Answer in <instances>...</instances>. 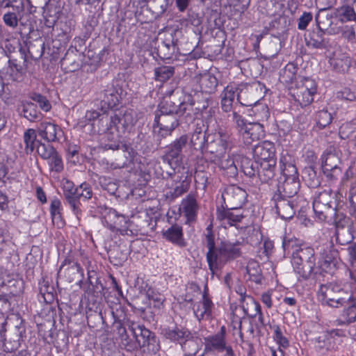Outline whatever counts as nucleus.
<instances>
[{"mask_svg":"<svg viewBox=\"0 0 356 356\" xmlns=\"http://www.w3.org/2000/svg\"><path fill=\"white\" fill-rule=\"evenodd\" d=\"M354 283L341 285L337 282L321 284L317 291L318 299L323 305L339 308L346 306L348 302L356 300V275L350 272Z\"/></svg>","mask_w":356,"mask_h":356,"instance_id":"obj_1","label":"nucleus"},{"mask_svg":"<svg viewBox=\"0 0 356 356\" xmlns=\"http://www.w3.org/2000/svg\"><path fill=\"white\" fill-rule=\"evenodd\" d=\"M203 154L211 160L220 161L221 157H225L227 150H231L234 146L233 138L230 134L220 130L216 134H208V143Z\"/></svg>","mask_w":356,"mask_h":356,"instance_id":"obj_2","label":"nucleus"},{"mask_svg":"<svg viewBox=\"0 0 356 356\" xmlns=\"http://www.w3.org/2000/svg\"><path fill=\"white\" fill-rule=\"evenodd\" d=\"M241 243L238 241H222L218 245L217 249L207 261L211 273L213 274L228 262L239 257L241 255Z\"/></svg>","mask_w":356,"mask_h":356,"instance_id":"obj_3","label":"nucleus"},{"mask_svg":"<svg viewBox=\"0 0 356 356\" xmlns=\"http://www.w3.org/2000/svg\"><path fill=\"white\" fill-rule=\"evenodd\" d=\"M316 252L310 246L304 247L291 259L294 271L303 280H308L312 275L318 274L316 267Z\"/></svg>","mask_w":356,"mask_h":356,"instance_id":"obj_4","label":"nucleus"},{"mask_svg":"<svg viewBox=\"0 0 356 356\" xmlns=\"http://www.w3.org/2000/svg\"><path fill=\"white\" fill-rule=\"evenodd\" d=\"M232 121L245 145H249L264 136V126L260 122H247L237 112L233 111Z\"/></svg>","mask_w":356,"mask_h":356,"instance_id":"obj_5","label":"nucleus"},{"mask_svg":"<svg viewBox=\"0 0 356 356\" xmlns=\"http://www.w3.org/2000/svg\"><path fill=\"white\" fill-rule=\"evenodd\" d=\"M318 255L317 269L318 274L332 273L337 268L338 251L331 241L326 240L319 243L316 248Z\"/></svg>","mask_w":356,"mask_h":356,"instance_id":"obj_6","label":"nucleus"},{"mask_svg":"<svg viewBox=\"0 0 356 356\" xmlns=\"http://www.w3.org/2000/svg\"><path fill=\"white\" fill-rule=\"evenodd\" d=\"M313 209L320 220H333L337 210L335 194L331 191L320 192L313 201Z\"/></svg>","mask_w":356,"mask_h":356,"instance_id":"obj_7","label":"nucleus"},{"mask_svg":"<svg viewBox=\"0 0 356 356\" xmlns=\"http://www.w3.org/2000/svg\"><path fill=\"white\" fill-rule=\"evenodd\" d=\"M122 113H115L110 118V124L106 133L107 139L111 141L105 145L106 149H125L126 145L121 142L122 135L128 131L123 122Z\"/></svg>","mask_w":356,"mask_h":356,"instance_id":"obj_8","label":"nucleus"},{"mask_svg":"<svg viewBox=\"0 0 356 356\" xmlns=\"http://www.w3.org/2000/svg\"><path fill=\"white\" fill-rule=\"evenodd\" d=\"M187 142V136L182 135L167 147L165 154L163 157L165 169H168V167L171 170L186 169L181 166V162L183 159L182 149L186 147Z\"/></svg>","mask_w":356,"mask_h":356,"instance_id":"obj_9","label":"nucleus"},{"mask_svg":"<svg viewBox=\"0 0 356 356\" xmlns=\"http://www.w3.org/2000/svg\"><path fill=\"white\" fill-rule=\"evenodd\" d=\"M179 125L177 116L173 114L159 113L154 118L153 131L159 139L170 136Z\"/></svg>","mask_w":356,"mask_h":356,"instance_id":"obj_10","label":"nucleus"},{"mask_svg":"<svg viewBox=\"0 0 356 356\" xmlns=\"http://www.w3.org/2000/svg\"><path fill=\"white\" fill-rule=\"evenodd\" d=\"M163 178L172 177L175 186L168 193V197L175 199L186 193L189 188L191 180L185 170H173L163 174Z\"/></svg>","mask_w":356,"mask_h":356,"instance_id":"obj_11","label":"nucleus"},{"mask_svg":"<svg viewBox=\"0 0 356 356\" xmlns=\"http://www.w3.org/2000/svg\"><path fill=\"white\" fill-rule=\"evenodd\" d=\"M247 197L245 190L236 185L226 186L222 193V199L225 207L229 209H241Z\"/></svg>","mask_w":356,"mask_h":356,"instance_id":"obj_12","label":"nucleus"},{"mask_svg":"<svg viewBox=\"0 0 356 356\" xmlns=\"http://www.w3.org/2000/svg\"><path fill=\"white\" fill-rule=\"evenodd\" d=\"M316 93V85L314 80L305 78L301 85L293 90L292 96L301 106L310 104Z\"/></svg>","mask_w":356,"mask_h":356,"instance_id":"obj_13","label":"nucleus"},{"mask_svg":"<svg viewBox=\"0 0 356 356\" xmlns=\"http://www.w3.org/2000/svg\"><path fill=\"white\" fill-rule=\"evenodd\" d=\"M58 276L65 278L68 282L80 283L83 278V270L79 264L67 258L60 266Z\"/></svg>","mask_w":356,"mask_h":356,"instance_id":"obj_14","label":"nucleus"},{"mask_svg":"<svg viewBox=\"0 0 356 356\" xmlns=\"http://www.w3.org/2000/svg\"><path fill=\"white\" fill-rule=\"evenodd\" d=\"M122 90L121 88L110 84L106 88L98 94V99L101 102V109L105 113L107 110L117 106L121 98Z\"/></svg>","mask_w":356,"mask_h":356,"instance_id":"obj_15","label":"nucleus"},{"mask_svg":"<svg viewBox=\"0 0 356 356\" xmlns=\"http://www.w3.org/2000/svg\"><path fill=\"white\" fill-rule=\"evenodd\" d=\"M126 326L128 327L140 348L154 345L156 342L154 333L144 325L134 322H127Z\"/></svg>","mask_w":356,"mask_h":356,"instance_id":"obj_16","label":"nucleus"},{"mask_svg":"<svg viewBox=\"0 0 356 356\" xmlns=\"http://www.w3.org/2000/svg\"><path fill=\"white\" fill-rule=\"evenodd\" d=\"M244 217L245 215L241 209H231L222 206V208L218 209L216 212L217 220L225 228L236 226L238 222H241Z\"/></svg>","mask_w":356,"mask_h":356,"instance_id":"obj_17","label":"nucleus"},{"mask_svg":"<svg viewBox=\"0 0 356 356\" xmlns=\"http://www.w3.org/2000/svg\"><path fill=\"white\" fill-rule=\"evenodd\" d=\"M24 12L23 1L19 2L15 1V3L11 5L10 8H6L3 15V22L7 26L14 29L17 27L19 22L22 24V20Z\"/></svg>","mask_w":356,"mask_h":356,"instance_id":"obj_18","label":"nucleus"},{"mask_svg":"<svg viewBox=\"0 0 356 356\" xmlns=\"http://www.w3.org/2000/svg\"><path fill=\"white\" fill-rule=\"evenodd\" d=\"M340 159L337 155L327 152L322 157V170L329 179H337L341 175V170L339 167Z\"/></svg>","mask_w":356,"mask_h":356,"instance_id":"obj_19","label":"nucleus"},{"mask_svg":"<svg viewBox=\"0 0 356 356\" xmlns=\"http://www.w3.org/2000/svg\"><path fill=\"white\" fill-rule=\"evenodd\" d=\"M277 215L282 219L289 220L293 217L295 209L293 202L289 197L274 194L273 198Z\"/></svg>","mask_w":356,"mask_h":356,"instance_id":"obj_20","label":"nucleus"},{"mask_svg":"<svg viewBox=\"0 0 356 356\" xmlns=\"http://www.w3.org/2000/svg\"><path fill=\"white\" fill-rule=\"evenodd\" d=\"M207 130L208 126H205L202 120H198L191 137V145L195 149L200 151L202 154L205 149L206 143H208Z\"/></svg>","mask_w":356,"mask_h":356,"instance_id":"obj_21","label":"nucleus"},{"mask_svg":"<svg viewBox=\"0 0 356 356\" xmlns=\"http://www.w3.org/2000/svg\"><path fill=\"white\" fill-rule=\"evenodd\" d=\"M37 131L39 136L48 143L58 141L63 134L59 126L50 122H41L37 128Z\"/></svg>","mask_w":356,"mask_h":356,"instance_id":"obj_22","label":"nucleus"},{"mask_svg":"<svg viewBox=\"0 0 356 356\" xmlns=\"http://www.w3.org/2000/svg\"><path fill=\"white\" fill-rule=\"evenodd\" d=\"M253 156L258 161H269L276 159L275 147L273 143L268 140L263 141L252 149Z\"/></svg>","mask_w":356,"mask_h":356,"instance_id":"obj_23","label":"nucleus"},{"mask_svg":"<svg viewBox=\"0 0 356 356\" xmlns=\"http://www.w3.org/2000/svg\"><path fill=\"white\" fill-rule=\"evenodd\" d=\"M280 178L277 185V192L275 194H280L281 196L291 198L296 195L300 187L298 177H289L282 180Z\"/></svg>","mask_w":356,"mask_h":356,"instance_id":"obj_24","label":"nucleus"},{"mask_svg":"<svg viewBox=\"0 0 356 356\" xmlns=\"http://www.w3.org/2000/svg\"><path fill=\"white\" fill-rule=\"evenodd\" d=\"M213 307V303L209 298L207 290L204 289L202 300L193 305V312L198 321L210 319L212 315Z\"/></svg>","mask_w":356,"mask_h":356,"instance_id":"obj_25","label":"nucleus"},{"mask_svg":"<svg viewBox=\"0 0 356 356\" xmlns=\"http://www.w3.org/2000/svg\"><path fill=\"white\" fill-rule=\"evenodd\" d=\"M276 159H271L269 161L259 163L257 179L256 184H269L275 175Z\"/></svg>","mask_w":356,"mask_h":356,"instance_id":"obj_26","label":"nucleus"},{"mask_svg":"<svg viewBox=\"0 0 356 356\" xmlns=\"http://www.w3.org/2000/svg\"><path fill=\"white\" fill-rule=\"evenodd\" d=\"M194 105L193 100L191 101L189 106L192 107ZM188 105L186 102H181L179 104H176L170 97L163 99L159 104V113L165 114H173L177 115L179 113H184L188 108Z\"/></svg>","mask_w":356,"mask_h":356,"instance_id":"obj_27","label":"nucleus"},{"mask_svg":"<svg viewBox=\"0 0 356 356\" xmlns=\"http://www.w3.org/2000/svg\"><path fill=\"white\" fill-rule=\"evenodd\" d=\"M226 330L225 326H222L220 332L213 336L208 337L206 340V348L209 350H214L218 352L227 350L228 346H226L225 341Z\"/></svg>","mask_w":356,"mask_h":356,"instance_id":"obj_28","label":"nucleus"},{"mask_svg":"<svg viewBox=\"0 0 356 356\" xmlns=\"http://www.w3.org/2000/svg\"><path fill=\"white\" fill-rule=\"evenodd\" d=\"M307 246L303 241L293 236H284L282 241V248L284 255L291 256V259L295 256V253L298 252L304 247Z\"/></svg>","mask_w":356,"mask_h":356,"instance_id":"obj_29","label":"nucleus"},{"mask_svg":"<svg viewBox=\"0 0 356 356\" xmlns=\"http://www.w3.org/2000/svg\"><path fill=\"white\" fill-rule=\"evenodd\" d=\"M60 13V8L48 0L43 7L44 25L48 28H52L58 21Z\"/></svg>","mask_w":356,"mask_h":356,"instance_id":"obj_30","label":"nucleus"},{"mask_svg":"<svg viewBox=\"0 0 356 356\" xmlns=\"http://www.w3.org/2000/svg\"><path fill=\"white\" fill-rule=\"evenodd\" d=\"M162 334L167 339L181 344L187 337H191V332L186 328L175 327L162 330Z\"/></svg>","mask_w":356,"mask_h":356,"instance_id":"obj_31","label":"nucleus"},{"mask_svg":"<svg viewBox=\"0 0 356 356\" xmlns=\"http://www.w3.org/2000/svg\"><path fill=\"white\" fill-rule=\"evenodd\" d=\"M163 235L167 240L179 247L183 248L186 245V243L183 237L182 228L178 225L171 226L163 232Z\"/></svg>","mask_w":356,"mask_h":356,"instance_id":"obj_32","label":"nucleus"},{"mask_svg":"<svg viewBox=\"0 0 356 356\" xmlns=\"http://www.w3.org/2000/svg\"><path fill=\"white\" fill-rule=\"evenodd\" d=\"M19 109L20 113L31 122L39 120L42 117V114L38 109L37 105L31 102H22Z\"/></svg>","mask_w":356,"mask_h":356,"instance_id":"obj_33","label":"nucleus"},{"mask_svg":"<svg viewBox=\"0 0 356 356\" xmlns=\"http://www.w3.org/2000/svg\"><path fill=\"white\" fill-rule=\"evenodd\" d=\"M181 208L188 220L193 221L195 220L198 210V205L193 195H188L182 200Z\"/></svg>","mask_w":356,"mask_h":356,"instance_id":"obj_34","label":"nucleus"},{"mask_svg":"<svg viewBox=\"0 0 356 356\" xmlns=\"http://www.w3.org/2000/svg\"><path fill=\"white\" fill-rule=\"evenodd\" d=\"M332 13L327 9H321L316 15L315 19L319 30L325 32L330 30L332 24Z\"/></svg>","mask_w":356,"mask_h":356,"instance_id":"obj_35","label":"nucleus"},{"mask_svg":"<svg viewBox=\"0 0 356 356\" xmlns=\"http://www.w3.org/2000/svg\"><path fill=\"white\" fill-rule=\"evenodd\" d=\"M259 161L257 159L252 161L248 157L243 156L241 159V168L245 175L250 178H255L257 176Z\"/></svg>","mask_w":356,"mask_h":356,"instance_id":"obj_36","label":"nucleus"},{"mask_svg":"<svg viewBox=\"0 0 356 356\" xmlns=\"http://www.w3.org/2000/svg\"><path fill=\"white\" fill-rule=\"evenodd\" d=\"M181 345L185 356H195L200 349L201 341L191 333V337H187Z\"/></svg>","mask_w":356,"mask_h":356,"instance_id":"obj_37","label":"nucleus"},{"mask_svg":"<svg viewBox=\"0 0 356 356\" xmlns=\"http://www.w3.org/2000/svg\"><path fill=\"white\" fill-rule=\"evenodd\" d=\"M220 161H213L212 163L216 164L220 169L225 170L228 176L234 177L237 175V167L232 156H227V158L221 157Z\"/></svg>","mask_w":356,"mask_h":356,"instance_id":"obj_38","label":"nucleus"},{"mask_svg":"<svg viewBox=\"0 0 356 356\" xmlns=\"http://www.w3.org/2000/svg\"><path fill=\"white\" fill-rule=\"evenodd\" d=\"M79 191H80V189L77 187L76 189L69 191L63 195L66 203L70 207L76 216L81 213L80 195Z\"/></svg>","mask_w":356,"mask_h":356,"instance_id":"obj_39","label":"nucleus"},{"mask_svg":"<svg viewBox=\"0 0 356 356\" xmlns=\"http://www.w3.org/2000/svg\"><path fill=\"white\" fill-rule=\"evenodd\" d=\"M298 68L293 63H288L280 73V81L286 84L292 83L296 79Z\"/></svg>","mask_w":356,"mask_h":356,"instance_id":"obj_40","label":"nucleus"},{"mask_svg":"<svg viewBox=\"0 0 356 356\" xmlns=\"http://www.w3.org/2000/svg\"><path fill=\"white\" fill-rule=\"evenodd\" d=\"M104 224L111 231L115 232V224L119 213L112 208H104L101 211Z\"/></svg>","mask_w":356,"mask_h":356,"instance_id":"obj_41","label":"nucleus"},{"mask_svg":"<svg viewBox=\"0 0 356 356\" xmlns=\"http://www.w3.org/2000/svg\"><path fill=\"white\" fill-rule=\"evenodd\" d=\"M8 63L9 65L6 72L7 74L10 76L11 80L18 81L24 73V65L18 63L17 59H10Z\"/></svg>","mask_w":356,"mask_h":356,"instance_id":"obj_42","label":"nucleus"},{"mask_svg":"<svg viewBox=\"0 0 356 356\" xmlns=\"http://www.w3.org/2000/svg\"><path fill=\"white\" fill-rule=\"evenodd\" d=\"M324 32L319 30L317 32H312L309 34V39H307V45L315 49H323L325 47L323 38Z\"/></svg>","mask_w":356,"mask_h":356,"instance_id":"obj_43","label":"nucleus"},{"mask_svg":"<svg viewBox=\"0 0 356 356\" xmlns=\"http://www.w3.org/2000/svg\"><path fill=\"white\" fill-rule=\"evenodd\" d=\"M36 131L33 129H27L24 134V142L25 143V152L27 154H31L35 149L36 140Z\"/></svg>","mask_w":356,"mask_h":356,"instance_id":"obj_44","label":"nucleus"},{"mask_svg":"<svg viewBox=\"0 0 356 356\" xmlns=\"http://www.w3.org/2000/svg\"><path fill=\"white\" fill-rule=\"evenodd\" d=\"M175 73V68L172 66H160L154 69L155 80L160 82H165L171 78Z\"/></svg>","mask_w":356,"mask_h":356,"instance_id":"obj_45","label":"nucleus"},{"mask_svg":"<svg viewBox=\"0 0 356 356\" xmlns=\"http://www.w3.org/2000/svg\"><path fill=\"white\" fill-rule=\"evenodd\" d=\"M206 232L207 233L205 234V241L207 248H208V252L207 253V261H208V260L211 258L212 254L217 249V246L215 244L214 234L212 231V225H210L207 227Z\"/></svg>","mask_w":356,"mask_h":356,"instance_id":"obj_46","label":"nucleus"},{"mask_svg":"<svg viewBox=\"0 0 356 356\" xmlns=\"http://www.w3.org/2000/svg\"><path fill=\"white\" fill-rule=\"evenodd\" d=\"M218 79L213 75L207 74L202 77L201 86L206 92L213 93L218 86Z\"/></svg>","mask_w":356,"mask_h":356,"instance_id":"obj_47","label":"nucleus"},{"mask_svg":"<svg viewBox=\"0 0 356 356\" xmlns=\"http://www.w3.org/2000/svg\"><path fill=\"white\" fill-rule=\"evenodd\" d=\"M332 120V115L331 113L328 112L326 109L318 111L316 114V124L321 128H325L328 126Z\"/></svg>","mask_w":356,"mask_h":356,"instance_id":"obj_48","label":"nucleus"},{"mask_svg":"<svg viewBox=\"0 0 356 356\" xmlns=\"http://www.w3.org/2000/svg\"><path fill=\"white\" fill-rule=\"evenodd\" d=\"M38 154L45 160L48 159H51V156L56 152L54 147L49 144H44L40 141H37V148H36Z\"/></svg>","mask_w":356,"mask_h":356,"instance_id":"obj_49","label":"nucleus"},{"mask_svg":"<svg viewBox=\"0 0 356 356\" xmlns=\"http://www.w3.org/2000/svg\"><path fill=\"white\" fill-rule=\"evenodd\" d=\"M346 305L348 307L343 310L341 316L348 323H353L356 321V300L348 302Z\"/></svg>","mask_w":356,"mask_h":356,"instance_id":"obj_50","label":"nucleus"},{"mask_svg":"<svg viewBox=\"0 0 356 356\" xmlns=\"http://www.w3.org/2000/svg\"><path fill=\"white\" fill-rule=\"evenodd\" d=\"M340 21L346 22L348 21H356V13L353 7L343 6L339 9Z\"/></svg>","mask_w":356,"mask_h":356,"instance_id":"obj_51","label":"nucleus"},{"mask_svg":"<svg viewBox=\"0 0 356 356\" xmlns=\"http://www.w3.org/2000/svg\"><path fill=\"white\" fill-rule=\"evenodd\" d=\"M30 99L39 104L40 108L44 112H48L51 108V105L46 97L40 93H32L30 95Z\"/></svg>","mask_w":356,"mask_h":356,"instance_id":"obj_52","label":"nucleus"},{"mask_svg":"<svg viewBox=\"0 0 356 356\" xmlns=\"http://www.w3.org/2000/svg\"><path fill=\"white\" fill-rule=\"evenodd\" d=\"M355 124L351 122L343 123L339 128V134L341 139L350 138L355 132Z\"/></svg>","mask_w":356,"mask_h":356,"instance_id":"obj_53","label":"nucleus"},{"mask_svg":"<svg viewBox=\"0 0 356 356\" xmlns=\"http://www.w3.org/2000/svg\"><path fill=\"white\" fill-rule=\"evenodd\" d=\"M132 218L140 229L149 227L151 224V218L146 211L140 212L139 215L133 216Z\"/></svg>","mask_w":356,"mask_h":356,"instance_id":"obj_54","label":"nucleus"},{"mask_svg":"<svg viewBox=\"0 0 356 356\" xmlns=\"http://www.w3.org/2000/svg\"><path fill=\"white\" fill-rule=\"evenodd\" d=\"M270 327L274 330V339L277 341V343L280 345V347L286 348L289 346V343L288 339L283 336L282 330L279 325H270Z\"/></svg>","mask_w":356,"mask_h":356,"instance_id":"obj_55","label":"nucleus"},{"mask_svg":"<svg viewBox=\"0 0 356 356\" xmlns=\"http://www.w3.org/2000/svg\"><path fill=\"white\" fill-rule=\"evenodd\" d=\"M52 156L51 159H47L51 170L57 172H61L63 170V163L61 157L58 155L57 152Z\"/></svg>","mask_w":356,"mask_h":356,"instance_id":"obj_56","label":"nucleus"},{"mask_svg":"<svg viewBox=\"0 0 356 356\" xmlns=\"http://www.w3.org/2000/svg\"><path fill=\"white\" fill-rule=\"evenodd\" d=\"M253 111L259 121L264 122L270 118L269 109L266 105L259 104L256 106Z\"/></svg>","mask_w":356,"mask_h":356,"instance_id":"obj_57","label":"nucleus"},{"mask_svg":"<svg viewBox=\"0 0 356 356\" xmlns=\"http://www.w3.org/2000/svg\"><path fill=\"white\" fill-rule=\"evenodd\" d=\"M61 202L58 198H54L51 202L50 213L52 217V220L54 222L56 220H59L61 219Z\"/></svg>","mask_w":356,"mask_h":356,"instance_id":"obj_58","label":"nucleus"},{"mask_svg":"<svg viewBox=\"0 0 356 356\" xmlns=\"http://www.w3.org/2000/svg\"><path fill=\"white\" fill-rule=\"evenodd\" d=\"M337 97L346 102H356V92L348 88L337 92Z\"/></svg>","mask_w":356,"mask_h":356,"instance_id":"obj_59","label":"nucleus"},{"mask_svg":"<svg viewBox=\"0 0 356 356\" xmlns=\"http://www.w3.org/2000/svg\"><path fill=\"white\" fill-rule=\"evenodd\" d=\"M282 169V178H283V179L289 177H298L297 168L294 164L291 163H284Z\"/></svg>","mask_w":356,"mask_h":356,"instance_id":"obj_60","label":"nucleus"},{"mask_svg":"<svg viewBox=\"0 0 356 356\" xmlns=\"http://www.w3.org/2000/svg\"><path fill=\"white\" fill-rule=\"evenodd\" d=\"M325 221L331 222L334 223L337 228H341L342 229L348 223L349 219L346 217L343 213H338L337 210H335V216L333 220H326Z\"/></svg>","mask_w":356,"mask_h":356,"instance_id":"obj_61","label":"nucleus"},{"mask_svg":"<svg viewBox=\"0 0 356 356\" xmlns=\"http://www.w3.org/2000/svg\"><path fill=\"white\" fill-rule=\"evenodd\" d=\"M333 65L337 70L345 72L348 70L350 66V59L349 57L346 56L343 58H334L333 60Z\"/></svg>","mask_w":356,"mask_h":356,"instance_id":"obj_62","label":"nucleus"},{"mask_svg":"<svg viewBox=\"0 0 356 356\" xmlns=\"http://www.w3.org/2000/svg\"><path fill=\"white\" fill-rule=\"evenodd\" d=\"M178 49L177 44H163L159 46V51L163 54L165 58H169Z\"/></svg>","mask_w":356,"mask_h":356,"instance_id":"obj_63","label":"nucleus"},{"mask_svg":"<svg viewBox=\"0 0 356 356\" xmlns=\"http://www.w3.org/2000/svg\"><path fill=\"white\" fill-rule=\"evenodd\" d=\"M122 117L124 120V124H125L128 131H130L136 122V119L134 115V113L131 111H126L124 113H122Z\"/></svg>","mask_w":356,"mask_h":356,"instance_id":"obj_64","label":"nucleus"}]
</instances>
